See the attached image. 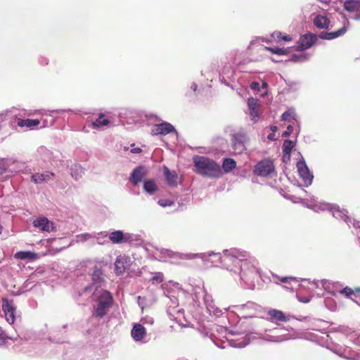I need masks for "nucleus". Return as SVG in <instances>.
Returning a JSON list of instances; mask_svg holds the SVG:
<instances>
[{
	"label": "nucleus",
	"mask_w": 360,
	"mask_h": 360,
	"mask_svg": "<svg viewBox=\"0 0 360 360\" xmlns=\"http://www.w3.org/2000/svg\"><path fill=\"white\" fill-rule=\"evenodd\" d=\"M275 170V166L272 160L264 159L259 162L255 167L254 173L257 176H267Z\"/></svg>",
	"instance_id": "nucleus-4"
},
{
	"label": "nucleus",
	"mask_w": 360,
	"mask_h": 360,
	"mask_svg": "<svg viewBox=\"0 0 360 360\" xmlns=\"http://www.w3.org/2000/svg\"><path fill=\"white\" fill-rule=\"evenodd\" d=\"M54 173L46 172L44 173H35L32 175L31 179L35 184H41L49 181L51 177L54 176Z\"/></svg>",
	"instance_id": "nucleus-20"
},
{
	"label": "nucleus",
	"mask_w": 360,
	"mask_h": 360,
	"mask_svg": "<svg viewBox=\"0 0 360 360\" xmlns=\"http://www.w3.org/2000/svg\"><path fill=\"white\" fill-rule=\"evenodd\" d=\"M131 337L135 341L142 340L146 335V330L140 323H135L131 332Z\"/></svg>",
	"instance_id": "nucleus-15"
},
{
	"label": "nucleus",
	"mask_w": 360,
	"mask_h": 360,
	"mask_svg": "<svg viewBox=\"0 0 360 360\" xmlns=\"http://www.w3.org/2000/svg\"><path fill=\"white\" fill-rule=\"evenodd\" d=\"M159 203H160V205H162V207H165V206L168 205V204H167V203H166V202H164V203H163V202H161V201H160V202H159ZM171 204H172V203H169V205H170Z\"/></svg>",
	"instance_id": "nucleus-44"
},
{
	"label": "nucleus",
	"mask_w": 360,
	"mask_h": 360,
	"mask_svg": "<svg viewBox=\"0 0 360 360\" xmlns=\"http://www.w3.org/2000/svg\"><path fill=\"white\" fill-rule=\"evenodd\" d=\"M294 146L295 145L291 140H285L282 146L283 153L285 155H290L294 148Z\"/></svg>",
	"instance_id": "nucleus-30"
},
{
	"label": "nucleus",
	"mask_w": 360,
	"mask_h": 360,
	"mask_svg": "<svg viewBox=\"0 0 360 360\" xmlns=\"http://www.w3.org/2000/svg\"><path fill=\"white\" fill-rule=\"evenodd\" d=\"M164 174L167 184L172 187H175L178 184L179 176L175 171H171L168 167H164Z\"/></svg>",
	"instance_id": "nucleus-16"
},
{
	"label": "nucleus",
	"mask_w": 360,
	"mask_h": 360,
	"mask_svg": "<svg viewBox=\"0 0 360 360\" xmlns=\"http://www.w3.org/2000/svg\"><path fill=\"white\" fill-rule=\"evenodd\" d=\"M305 59V56L303 55H296L294 54L292 56L290 60L293 62L302 61Z\"/></svg>",
	"instance_id": "nucleus-35"
},
{
	"label": "nucleus",
	"mask_w": 360,
	"mask_h": 360,
	"mask_svg": "<svg viewBox=\"0 0 360 360\" xmlns=\"http://www.w3.org/2000/svg\"><path fill=\"white\" fill-rule=\"evenodd\" d=\"M92 280L94 283H100L103 281V271L101 269L96 268L91 275Z\"/></svg>",
	"instance_id": "nucleus-28"
},
{
	"label": "nucleus",
	"mask_w": 360,
	"mask_h": 360,
	"mask_svg": "<svg viewBox=\"0 0 360 360\" xmlns=\"http://www.w3.org/2000/svg\"><path fill=\"white\" fill-rule=\"evenodd\" d=\"M282 120L290 121L291 119L295 120L293 112L291 111H285L281 116Z\"/></svg>",
	"instance_id": "nucleus-33"
},
{
	"label": "nucleus",
	"mask_w": 360,
	"mask_h": 360,
	"mask_svg": "<svg viewBox=\"0 0 360 360\" xmlns=\"http://www.w3.org/2000/svg\"><path fill=\"white\" fill-rule=\"evenodd\" d=\"M317 40L316 34L308 33L300 37L299 39V49L305 50L312 46Z\"/></svg>",
	"instance_id": "nucleus-11"
},
{
	"label": "nucleus",
	"mask_w": 360,
	"mask_h": 360,
	"mask_svg": "<svg viewBox=\"0 0 360 360\" xmlns=\"http://www.w3.org/2000/svg\"><path fill=\"white\" fill-rule=\"evenodd\" d=\"M112 302V297L108 291H104L98 299V304L94 314L99 318H103L106 314Z\"/></svg>",
	"instance_id": "nucleus-3"
},
{
	"label": "nucleus",
	"mask_w": 360,
	"mask_h": 360,
	"mask_svg": "<svg viewBox=\"0 0 360 360\" xmlns=\"http://www.w3.org/2000/svg\"><path fill=\"white\" fill-rule=\"evenodd\" d=\"M128 266V262L126 257L122 256L118 257L115 263V271L116 274H123Z\"/></svg>",
	"instance_id": "nucleus-18"
},
{
	"label": "nucleus",
	"mask_w": 360,
	"mask_h": 360,
	"mask_svg": "<svg viewBox=\"0 0 360 360\" xmlns=\"http://www.w3.org/2000/svg\"><path fill=\"white\" fill-rule=\"evenodd\" d=\"M267 316L272 322H287L290 320L288 316L285 315L282 311L271 309L267 311Z\"/></svg>",
	"instance_id": "nucleus-13"
},
{
	"label": "nucleus",
	"mask_w": 360,
	"mask_h": 360,
	"mask_svg": "<svg viewBox=\"0 0 360 360\" xmlns=\"http://www.w3.org/2000/svg\"><path fill=\"white\" fill-rule=\"evenodd\" d=\"M249 115L251 120L256 122L259 117L260 101L258 98H250L248 100Z\"/></svg>",
	"instance_id": "nucleus-6"
},
{
	"label": "nucleus",
	"mask_w": 360,
	"mask_h": 360,
	"mask_svg": "<svg viewBox=\"0 0 360 360\" xmlns=\"http://www.w3.org/2000/svg\"><path fill=\"white\" fill-rule=\"evenodd\" d=\"M279 281L282 283H288L291 281H295V278L293 277H281L279 278Z\"/></svg>",
	"instance_id": "nucleus-37"
},
{
	"label": "nucleus",
	"mask_w": 360,
	"mask_h": 360,
	"mask_svg": "<svg viewBox=\"0 0 360 360\" xmlns=\"http://www.w3.org/2000/svg\"><path fill=\"white\" fill-rule=\"evenodd\" d=\"M33 226L39 229L41 231L51 232L56 231L53 223L46 217H41L34 220Z\"/></svg>",
	"instance_id": "nucleus-10"
},
{
	"label": "nucleus",
	"mask_w": 360,
	"mask_h": 360,
	"mask_svg": "<svg viewBox=\"0 0 360 360\" xmlns=\"http://www.w3.org/2000/svg\"><path fill=\"white\" fill-rule=\"evenodd\" d=\"M145 174L144 167L141 166L137 167L134 169L130 177V181L134 185H137L142 181Z\"/></svg>",
	"instance_id": "nucleus-19"
},
{
	"label": "nucleus",
	"mask_w": 360,
	"mask_h": 360,
	"mask_svg": "<svg viewBox=\"0 0 360 360\" xmlns=\"http://www.w3.org/2000/svg\"><path fill=\"white\" fill-rule=\"evenodd\" d=\"M247 136L245 133L240 131L232 135L231 143L235 154H241L245 150Z\"/></svg>",
	"instance_id": "nucleus-5"
},
{
	"label": "nucleus",
	"mask_w": 360,
	"mask_h": 360,
	"mask_svg": "<svg viewBox=\"0 0 360 360\" xmlns=\"http://www.w3.org/2000/svg\"><path fill=\"white\" fill-rule=\"evenodd\" d=\"M143 188L146 192L153 193L157 190V186L153 181L148 180L144 183Z\"/></svg>",
	"instance_id": "nucleus-29"
},
{
	"label": "nucleus",
	"mask_w": 360,
	"mask_h": 360,
	"mask_svg": "<svg viewBox=\"0 0 360 360\" xmlns=\"http://www.w3.org/2000/svg\"><path fill=\"white\" fill-rule=\"evenodd\" d=\"M151 280L153 283H160L163 281V274L160 272L156 273Z\"/></svg>",
	"instance_id": "nucleus-34"
},
{
	"label": "nucleus",
	"mask_w": 360,
	"mask_h": 360,
	"mask_svg": "<svg viewBox=\"0 0 360 360\" xmlns=\"http://www.w3.org/2000/svg\"><path fill=\"white\" fill-rule=\"evenodd\" d=\"M266 49L271 52L272 53L278 55V56H285L290 53L288 49H281L278 47H266Z\"/></svg>",
	"instance_id": "nucleus-27"
},
{
	"label": "nucleus",
	"mask_w": 360,
	"mask_h": 360,
	"mask_svg": "<svg viewBox=\"0 0 360 360\" xmlns=\"http://www.w3.org/2000/svg\"><path fill=\"white\" fill-rule=\"evenodd\" d=\"M40 124V121L38 119H21L18 118L17 120L18 126L20 127H26L29 129H32Z\"/></svg>",
	"instance_id": "nucleus-22"
},
{
	"label": "nucleus",
	"mask_w": 360,
	"mask_h": 360,
	"mask_svg": "<svg viewBox=\"0 0 360 360\" xmlns=\"http://www.w3.org/2000/svg\"><path fill=\"white\" fill-rule=\"evenodd\" d=\"M109 123L110 122L106 116L104 114L101 113L99 114L98 117L96 118L94 122H93L92 125L94 128H98L107 126Z\"/></svg>",
	"instance_id": "nucleus-25"
},
{
	"label": "nucleus",
	"mask_w": 360,
	"mask_h": 360,
	"mask_svg": "<svg viewBox=\"0 0 360 360\" xmlns=\"http://www.w3.org/2000/svg\"><path fill=\"white\" fill-rule=\"evenodd\" d=\"M195 172L211 179L219 177L222 172L221 167L215 161L205 156L195 155L193 158Z\"/></svg>",
	"instance_id": "nucleus-2"
},
{
	"label": "nucleus",
	"mask_w": 360,
	"mask_h": 360,
	"mask_svg": "<svg viewBox=\"0 0 360 360\" xmlns=\"http://www.w3.org/2000/svg\"><path fill=\"white\" fill-rule=\"evenodd\" d=\"M142 150L140 148H134L131 150L132 153H140Z\"/></svg>",
	"instance_id": "nucleus-39"
},
{
	"label": "nucleus",
	"mask_w": 360,
	"mask_h": 360,
	"mask_svg": "<svg viewBox=\"0 0 360 360\" xmlns=\"http://www.w3.org/2000/svg\"><path fill=\"white\" fill-rule=\"evenodd\" d=\"M110 240L115 244L130 243L133 240L132 236L122 231H115L109 235Z\"/></svg>",
	"instance_id": "nucleus-7"
},
{
	"label": "nucleus",
	"mask_w": 360,
	"mask_h": 360,
	"mask_svg": "<svg viewBox=\"0 0 360 360\" xmlns=\"http://www.w3.org/2000/svg\"><path fill=\"white\" fill-rule=\"evenodd\" d=\"M4 342V335L3 334H0V345H2Z\"/></svg>",
	"instance_id": "nucleus-42"
},
{
	"label": "nucleus",
	"mask_w": 360,
	"mask_h": 360,
	"mask_svg": "<svg viewBox=\"0 0 360 360\" xmlns=\"http://www.w3.org/2000/svg\"><path fill=\"white\" fill-rule=\"evenodd\" d=\"M297 167L300 176L306 184H310L312 181L313 175L310 173L306 163L304 161H300L297 163Z\"/></svg>",
	"instance_id": "nucleus-12"
},
{
	"label": "nucleus",
	"mask_w": 360,
	"mask_h": 360,
	"mask_svg": "<svg viewBox=\"0 0 360 360\" xmlns=\"http://www.w3.org/2000/svg\"><path fill=\"white\" fill-rule=\"evenodd\" d=\"M250 88L254 91H259V84L257 82H252L250 84Z\"/></svg>",
	"instance_id": "nucleus-38"
},
{
	"label": "nucleus",
	"mask_w": 360,
	"mask_h": 360,
	"mask_svg": "<svg viewBox=\"0 0 360 360\" xmlns=\"http://www.w3.org/2000/svg\"><path fill=\"white\" fill-rule=\"evenodd\" d=\"M236 167V162L231 158H225L222 164V168L226 172H229Z\"/></svg>",
	"instance_id": "nucleus-26"
},
{
	"label": "nucleus",
	"mask_w": 360,
	"mask_h": 360,
	"mask_svg": "<svg viewBox=\"0 0 360 360\" xmlns=\"http://www.w3.org/2000/svg\"><path fill=\"white\" fill-rule=\"evenodd\" d=\"M2 229L3 228H2L1 225L0 224V233H1Z\"/></svg>",
	"instance_id": "nucleus-46"
},
{
	"label": "nucleus",
	"mask_w": 360,
	"mask_h": 360,
	"mask_svg": "<svg viewBox=\"0 0 360 360\" xmlns=\"http://www.w3.org/2000/svg\"><path fill=\"white\" fill-rule=\"evenodd\" d=\"M262 85H263V86H266L267 84L266 82H264Z\"/></svg>",
	"instance_id": "nucleus-45"
},
{
	"label": "nucleus",
	"mask_w": 360,
	"mask_h": 360,
	"mask_svg": "<svg viewBox=\"0 0 360 360\" xmlns=\"http://www.w3.org/2000/svg\"><path fill=\"white\" fill-rule=\"evenodd\" d=\"M343 7L349 12H358L359 13L355 15L354 19L360 20V0H346Z\"/></svg>",
	"instance_id": "nucleus-14"
},
{
	"label": "nucleus",
	"mask_w": 360,
	"mask_h": 360,
	"mask_svg": "<svg viewBox=\"0 0 360 360\" xmlns=\"http://www.w3.org/2000/svg\"><path fill=\"white\" fill-rule=\"evenodd\" d=\"M2 309L4 312L6 321L9 323H13L15 319V308L13 305L12 302H10L8 299H2Z\"/></svg>",
	"instance_id": "nucleus-8"
},
{
	"label": "nucleus",
	"mask_w": 360,
	"mask_h": 360,
	"mask_svg": "<svg viewBox=\"0 0 360 360\" xmlns=\"http://www.w3.org/2000/svg\"><path fill=\"white\" fill-rule=\"evenodd\" d=\"M346 27L343 26L342 27L340 28L338 30L335 32H322L319 34V37L321 39L330 40L343 35L346 32Z\"/></svg>",
	"instance_id": "nucleus-21"
},
{
	"label": "nucleus",
	"mask_w": 360,
	"mask_h": 360,
	"mask_svg": "<svg viewBox=\"0 0 360 360\" xmlns=\"http://www.w3.org/2000/svg\"><path fill=\"white\" fill-rule=\"evenodd\" d=\"M271 130L272 131V133H274L277 131V127L276 126H271Z\"/></svg>",
	"instance_id": "nucleus-43"
},
{
	"label": "nucleus",
	"mask_w": 360,
	"mask_h": 360,
	"mask_svg": "<svg viewBox=\"0 0 360 360\" xmlns=\"http://www.w3.org/2000/svg\"><path fill=\"white\" fill-rule=\"evenodd\" d=\"M174 131L175 129L173 125L168 122H163L155 124L151 130V134L153 136L167 135Z\"/></svg>",
	"instance_id": "nucleus-9"
},
{
	"label": "nucleus",
	"mask_w": 360,
	"mask_h": 360,
	"mask_svg": "<svg viewBox=\"0 0 360 360\" xmlns=\"http://www.w3.org/2000/svg\"><path fill=\"white\" fill-rule=\"evenodd\" d=\"M331 210L333 216L337 219L343 220L347 224H349L351 221V219L348 216V212L347 210L340 209L339 207H333Z\"/></svg>",
	"instance_id": "nucleus-17"
},
{
	"label": "nucleus",
	"mask_w": 360,
	"mask_h": 360,
	"mask_svg": "<svg viewBox=\"0 0 360 360\" xmlns=\"http://www.w3.org/2000/svg\"><path fill=\"white\" fill-rule=\"evenodd\" d=\"M355 291L357 292H360V288H357L355 289ZM340 293L342 295H345L346 297H349L352 295L354 293V290L349 287H345L342 290L340 291Z\"/></svg>",
	"instance_id": "nucleus-31"
},
{
	"label": "nucleus",
	"mask_w": 360,
	"mask_h": 360,
	"mask_svg": "<svg viewBox=\"0 0 360 360\" xmlns=\"http://www.w3.org/2000/svg\"><path fill=\"white\" fill-rule=\"evenodd\" d=\"M247 256L246 252H241L237 250H226L224 251V261L231 260L234 264L240 266V275L244 277H255L260 276V269L258 268V262L253 259H245Z\"/></svg>",
	"instance_id": "nucleus-1"
},
{
	"label": "nucleus",
	"mask_w": 360,
	"mask_h": 360,
	"mask_svg": "<svg viewBox=\"0 0 360 360\" xmlns=\"http://www.w3.org/2000/svg\"><path fill=\"white\" fill-rule=\"evenodd\" d=\"M314 24L319 29H326L330 25V20L327 17L319 15L314 18Z\"/></svg>",
	"instance_id": "nucleus-23"
},
{
	"label": "nucleus",
	"mask_w": 360,
	"mask_h": 360,
	"mask_svg": "<svg viewBox=\"0 0 360 360\" xmlns=\"http://www.w3.org/2000/svg\"><path fill=\"white\" fill-rule=\"evenodd\" d=\"M293 131V127L291 125V124H289L288 127H287V129L286 131H285L283 133V137H287V136H289Z\"/></svg>",
	"instance_id": "nucleus-36"
},
{
	"label": "nucleus",
	"mask_w": 360,
	"mask_h": 360,
	"mask_svg": "<svg viewBox=\"0 0 360 360\" xmlns=\"http://www.w3.org/2000/svg\"><path fill=\"white\" fill-rule=\"evenodd\" d=\"M5 171V168L3 164L0 163V174H3Z\"/></svg>",
	"instance_id": "nucleus-41"
},
{
	"label": "nucleus",
	"mask_w": 360,
	"mask_h": 360,
	"mask_svg": "<svg viewBox=\"0 0 360 360\" xmlns=\"http://www.w3.org/2000/svg\"><path fill=\"white\" fill-rule=\"evenodd\" d=\"M274 136H275V134L274 133H271V134L268 135L267 138H268V139H269L271 141H274V140H275Z\"/></svg>",
	"instance_id": "nucleus-40"
},
{
	"label": "nucleus",
	"mask_w": 360,
	"mask_h": 360,
	"mask_svg": "<svg viewBox=\"0 0 360 360\" xmlns=\"http://www.w3.org/2000/svg\"><path fill=\"white\" fill-rule=\"evenodd\" d=\"M14 257L16 259L22 260H34L37 258V254L30 251H19L15 254Z\"/></svg>",
	"instance_id": "nucleus-24"
},
{
	"label": "nucleus",
	"mask_w": 360,
	"mask_h": 360,
	"mask_svg": "<svg viewBox=\"0 0 360 360\" xmlns=\"http://www.w3.org/2000/svg\"><path fill=\"white\" fill-rule=\"evenodd\" d=\"M274 37H276L278 39H283L286 41H290L292 40V37L289 35H283L280 32H276L273 34Z\"/></svg>",
	"instance_id": "nucleus-32"
}]
</instances>
